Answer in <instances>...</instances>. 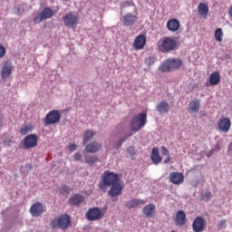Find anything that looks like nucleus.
I'll return each instance as SVG.
<instances>
[{"mask_svg": "<svg viewBox=\"0 0 232 232\" xmlns=\"http://www.w3.org/2000/svg\"><path fill=\"white\" fill-rule=\"evenodd\" d=\"M179 47L180 43L171 36H165L163 39L158 42V50L162 53L175 52V50H179Z\"/></svg>", "mask_w": 232, "mask_h": 232, "instance_id": "f257e3e1", "label": "nucleus"}, {"mask_svg": "<svg viewBox=\"0 0 232 232\" xmlns=\"http://www.w3.org/2000/svg\"><path fill=\"white\" fill-rule=\"evenodd\" d=\"M119 182V175L110 170L104 171L101 176L99 188L101 191H106L111 186Z\"/></svg>", "mask_w": 232, "mask_h": 232, "instance_id": "f03ea898", "label": "nucleus"}, {"mask_svg": "<svg viewBox=\"0 0 232 232\" xmlns=\"http://www.w3.org/2000/svg\"><path fill=\"white\" fill-rule=\"evenodd\" d=\"M50 226L52 229H62L63 231L68 229L72 226V218L68 214H63L60 217L53 218Z\"/></svg>", "mask_w": 232, "mask_h": 232, "instance_id": "7ed1b4c3", "label": "nucleus"}, {"mask_svg": "<svg viewBox=\"0 0 232 232\" xmlns=\"http://www.w3.org/2000/svg\"><path fill=\"white\" fill-rule=\"evenodd\" d=\"M181 66H182V62L180 59L170 58L163 62L160 65L159 70L160 72H173V70H179V68Z\"/></svg>", "mask_w": 232, "mask_h": 232, "instance_id": "20e7f679", "label": "nucleus"}, {"mask_svg": "<svg viewBox=\"0 0 232 232\" xmlns=\"http://www.w3.org/2000/svg\"><path fill=\"white\" fill-rule=\"evenodd\" d=\"M147 119L148 115L144 112L135 115L130 124L131 131H139L140 128H144L148 122Z\"/></svg>", "mask_w": 232, "mask_h": 232, "instance_id": "39448f33", "label": "nucleus"}, {"mask_svg": "<svg viewBox=\"0 0 232 232\" xmlns=\"http://www.w3.org/2000/svg\"><path fill=\"white\" fill-rule=\"evenodd\" d=\"M104 215H106V209L95 207L89 208L85 217L90 222H95L97 220H102V218H104Z\"/></svg>", "mask_w": 232, "mask_h": 232, "instance_id": "423d86ee", "label": "nucleus"}, {"mask_svg": "<svg viewBox=\"0 0 232 232\" xmlns=\"http://www.w3.org/2000/svg\"><path fill=\"white\" fill-rule=\"evenodd\" d=\"M55 13H53V9L50 7H44L42 12H40L38 14H36L34 18V24H39L43 23V21H46L48 19H52Z\"/></svg>", "mask_w": 232, "mask_h": 232, "instance_id": "0eeeda50", "label": "nucleus"}, {"mask_svg": "<svg viewBox=\"0 0 232 232\" xmlns=\"http://www.w3.org/2000/svg\"><path fill=\"white\" fill-rule=\"evenodd\" d=\"M62 21H63V24L67 28H75V26L79 24V14L69 12L63 16Z\"/></svg>", "mask_w": 232, "mask_h": 232, "instance_id": "6e6552de", "label": "nucleus"}, {"mask_svg": "<svg viewBox=\"0 0 232 232\" xmlns=\"http://www.w3.org/2000/svg\"><path fill=\"white\" fill-rule=\"evenodd\" d=\"M61 121V112L59 111H49L44 119V126H52V124H57Z\"/></svg>", "mask_w": 232, "mask_h": 232, "instance_id": "1a4fd4ad", "label": "nucleus"}, {"mask_svg": "<svg viewBox=\"0 0 232 232\" xmlns=\"http://www.w3.org/2000/svg\"><path fill=\"white\" fill-rule=\"evenodd\" d=\"M37 142H39L37 134H29L24 139L22 144L24 150H32V148H37Z\"/></svg>", "mask_w": 232, "mask_h": 232, "instance_id": "9d476101", "label": "nucleus"}, {"mask_svg": "<svg viewBox=\"0 0 232 232\" xmlns=\"http://www.w3.org/2000/svg\"><path fill=\"white\" fill-rule=\"evenodd\" d=\"M29 211L32 217H41L46 211V207L41 202H36L31 206Z\"/></svg>", "mask_w": 232, "mask_h": 232, "instance_id": "9b49d317", "label": "nucleus"}, {"mask_svg": "<svg viewBox=\"0 0 232 232\" xmlns=\"http://www.w3.org/2000/svg\"><path fill=\"white\" fill-rule=\"evenodd\" d=\"M218 128L219 131L227 133L231 130V119L223 117L218 121Z\"/></svg>", "mask_w": 232, "mask_h": 232, "instance_id": "f8f14e48", "label": "nucleus"}, {"mask_svg": "<svg viewBox=\"0 0 232 232\" xmlns=\"http://www.w3.org/2000/svg\"><path fill=\"white\" fill-rule=\"evenodd\" d=\"M207 224L204 218L198 217L192 223V229L194 232H202L206 229Z\"/></svg>", "mask_w": 232, "mask_h": 232, "instance_id": "ddd939ff", "label": "nucleus"}, {"mask_svg": "<svg viewBox=\"0 0 232 232\" xmlns=\"http://www.w3.org/2000/svg\"><path fill=\"white\" fill-rule=\"evenodd\" d=\"M146 35L145 34H140L138 35L135 40L134 43L132 44L134 50L139 51V50H144V46H146Z\"/></svg>", "mask_w": 232, "mask_h": 232, "instance_id": "4468645a", "label": "nucleus"}, {"mask_svg": "<svg viewBox=\"0 0 232 232\" xmlns=\"http://www.w3.org/2000/svg\"><path fill=\"white\" fill-rule=\"evenodd\" d=\"M169 182L175 186H180L184 182V174L180 172H172L169 174Z\"/></svg>", "mask_w": 232, "mask_h": 232, "instance_id": "2eb2a0df", "label": "nucleus"}, {"mask_svg": "<svg viewBox=\"0 0 232 232\" xmlns=\"http://www.w3.org/2000/svg\"><path fill=\"white\" fill-rule=\"evenodd\" d=\"M12 62H5L0 71L2 79H8L12 75Z\"/></svg>", "mask_w": 232, "mask_h": 232, "instance_id": "dca6fc26", "label": "nucleus"}, {"mask_svg": "<svg viewBox=\"0 0 232 232\" xmlns=\"http://www.w3.org/2000/svg\"><path fill=\"white\" fill-rule=\"evenodd\" d=\"M110 197H119V195H122V185L119 181L111 185V188L109 190Z\"/></svg>", "mask_w": 232, "mask_h": 232, "instance_id": "f3484780", "label": "nucleus"}, {"mask_svg": "<svg viewBox=\"0 0 232 232\" xmlns=\"http://www.w3.org/2000/svg\"><path fill=\"white\" fill-rule=\"evenodd\" d=\"M102 149V145L97 141H92L85 146V152L86 153H97V151H101Z\"/></svg>", "mask_w": 232, "mask_h": 232, "instance_id": "a211bd4d", "label": "nucleus"}, {"mask_svg": "<svg viewBox=\"0 0 232 232\" xmlns=\"http://www.w3.org/2000/svg\"><path fill=\"white\" fill-rule=\"evenodd\" d=\"M180 28V22L176 18H171L167 22V29L169 32H179Z\"/></svg>", "mask_w": 232, "mask_h": 232, "instance_id": "6ab92c4d", "label": "nucleus"}, {"mask_svg": "<svg viewBox=\"0 0 232 232\" xmlns=\"http://www.w3.org/2000/svg\"><path fill=\"white\" fill-rule=\"evenodd\" d=\"M123 19V24L125 26H133L134 23H137V15L131 14V13H128L125 15L122 16Z\"/></svg>", "mask_w": 232, "mask_h": 232, "instance_id": "aec40b11", "label": "nucleus"}, {"mask_svg": "<svg viewBox=\"0 0 232 232\" xmlns=\"http://www.w3.org/2000/svg\"><path fill=\"white\" fill-rule=\"evenodd\" d=\"M150 159L155 166H158V164H160V162H162V156L159 153L158 148L152 149Z\"/></svg>", "mask_w": 232, "mask_h": 232, "instance_id": "412c9836", "label": "nucleus"}, {"mask_svg": "<svg viewBox=\"0 0 232 232\" xmlns=\"http://www.w3.org/2000/svg\"><path fill=\"white\" fill-rule=\"evenodd\" d=\"M198 12L203 19H208V14H209V6L206 3H200L198 6Z\"/></svg>", "mask_w": 232, "mask_h": 232, "instance_id": "4be33fe9", "label": "nucleus"}, {"mask_svg": "<svg viewBox=\"0 0 232 232\" xmlns=\"http://www.w3.org/2000/svg\"><path fill=\"white\" fill-rule=\"evenodd\" d=\"M188 110L190 113H198L200 110V100L191 101L188 104Z\"/></svg>", "mask_w": 232, "mask_h": 232, "instance_id": "5701e85b", "label": "nucleus"}, {"mask_svg": "<svg viewBox=\"0 0 232 232\" xmlns=\"http://www.w3.org/2000/svg\"><path fill=\"white\" fill-rule=\"evenodd\" d=\"M84 202V197L80 194H74L72 198L69 199V204L71 206H79V204H82Z\"/></svg>", "mask_w": 232, "mask_h": 232, "instance_id": "b1692460", "label": "nucleus"}, {"mask_svg": "<svg viewBox=\"0 0 232 232\" xmlns=\"http://www.w3.org/2000/svg\"><path fill=\"white\" fill-rule=\"evenodd\" d=\"M144 204H146L144 199H131L125 204V208L128 209H133V208H137L138 206H142Z\"/></svg>", "mask_w": 232, "mask_h": 232, "instance_id": "393cba45", "label": "nucleus"}, {"mask_svg": "<svg viewBox=\"0 0 232 232\" xmlns=\"http://www.w3.org/2000/svg\"><path fill=\"white\" fill-rule=\"evenodd\" d=\"M156 110L159 113H168L169 111V104L166 101H161L156 106Z\"/></svg>", "mask_w": 232, "mask_h": 232, "instance_id": "a878e982", "label": "nucleus"}, {"mask_svg": "<svg viewBox=\"0 0 232 232\" xmlns=\"http://www.w3.org/2000/svg\"><path fill=\"white\" fill-rule=\"evenodd\" d=\"M153 213H155V205L149 204L143 208V215H145L147 218H151V217H153Z\"/></svg>", "mask_w": 232, "mask_h": 232, "instance_id": "bb28decb", "label": "nucleus"}, {"mask_svg": "<svg viewBox=\"0 0 232 232\" xmlns=\"http://www.w3.org/2000/svg\"><path fill=\"white\" fill-rule=\"evenodd\" d=\"M184 224H186V213L182 210H179L176 216V225L184 226Z\"/></svg>", "mask_w": 232, "mask_h": 232, "instance_id": "cd10ccee", "label": "nucleus"}, {"mask_svg": "<svg viewBox=\"0 0 232 232\" xmlns=\"http://www.w3.org/2000/svg\"><path fill=\"white\" fill-rule=\"evenodd\" d=\"M220 82V73L218 72H214L209 76V83L211 86H217Z\"/></svg>", "mask_w": 232, "mask_h": 232, "instance_id": "c85d7f7f", "label": "nucleus"}, {"mask_svg": "<svg viewBox=\"0 0 232 232\" xmlns=\"http://www.w3.org/2000/svg\"><path fill=\"white\" fill-rule=\"evenodd\" d=\"M95 137V132L93 130H87L84 132L82 142L83 144H86L89 140H92Z\"/></svg>", "mask_w": 232, "mask_h": 232, "instance_id": "c756f323", "label": "nucleus"}, {"mask_svg": "<svg viewBox=\"0 0 232 232\" xmlns=\"http://www.w3.org/2000/svg\"><path fill=\"white\" fill-rule=\"evenodd\" d=\"M83 157L86 164H91L92 166V164H95V162H99V157L97 156L84 154Z\"/></svg>", "mask_w": 232, "mask_h": 232, "instance_id": "7c9ffc66", "label": "nucleus"}, {"mask_svg": "<svg viewBox=\"0 0 232 232\" xmlns=\"http://www.w3.org/2000/svg\"><path fill=\"white\" fill-rule=\"evenodd\" d=\"M214 37L218 43H222V39L224 37V33L222 32V28H218L215 31Z\"/></svg>", "mask_w": 232, "mask_h": 232, "instance_id": "2f4dec72", "label": "nucleus"}, {"mask_svg": "<svg viewBox=\"0 0 232 232\" xmlns=\"http://www.w3.org/2000/svg\"><path fill=\"white\" fill-rule=\"evenodd\" d=\"M32 130H34V127L32 125H26L20 130V134L27 135V133L32 132Z\"/></svg>", "mask_w": 232, "mask_h": 232, "instance_id": "473e14b6", "label": "nucleus"}, {"mask_svg": "<svg viewBox=\"0 0 232 232\" xmlns=\"http://www.w3.org/2000/svg\"><path fill=\"white\" fill-rule=\"evenodd\" d=\"M61 195H70V187L63 185L59 189Z\"/></svg>", "mask_w": 232, "mask_h": 232, "instance_id": "72a5a7b5", "label": "nucleus"}, {"mask_svg": "<svg viewBox=\"0 0 232 232\" xmlns=\"http://www.w3.org/2000/svg\"><path fill=\"white\" fill-rule=\"evenodd\" d=\"M211 191H205L203 193V200H205V202H209V200H211Z\"/></svg>", "mask_w": 232, "mask_h": 232, "instance_id": "f704fd0d", "label": "nucleus"}, {"mask_svg": "<svg viewBox=\"0 0 232 232\" xmlns=\"http://www.w3.org/2000/svg\"><path fill=\"white\" fill-rule=\"evenodd\" d=\"M227 224V220L226 219L220 220L218 223V229H226Z\"/></svg>", "mask_w": 232, "mask_h": 232, "instance_id": "c9c22d12", "label": "nucleus"}, {"mask_svg": "<svg viewBox=\"0 0 232 232\" xmlns=\"http://www.w3.org/2000/svg\"><path fill=\"white\" fill-rule=\"evenodd\" d=\"M145 63L148 66H151V64H155V58L154 57L146 58Z\"/></svg>", "mask_w": 232, "mask_h": 232, "instance_id": "e433bc0d", "label": "nucleus"}, {"mask_svg": "<svg viewBox=\"0 0 232 232\" xmlns=\"http://www.w3.org/2000/svg\"><path fill=\"white\" fill-rule=\"evenodd\" d=\"M6 55V48L3 44H0V59Z\"/></svg>", "mask_w": 232, "mask_h": 232, "instance_id": "4c0bfd02", "label": "nucleus"}, {"mask_svg": "<svg viewBox=\"0 0 232 232\" xmlns=\"http://www.w3.org/2000/svg\"><path fill=\"white\" fill-rule=\"evenodd\" d=\"M74 160H78L80 162H82V155L79 152L74 154Z\"/></svg>", "mask_w": 232, "mask_h": 232, "instance_id": "58836bf2", "label": "nucleus"}, {"mask_svg": "<svg viewBox=\"0 0 232 232\" xmlns=\"http://www.w3.org/2000/svg\"><path fill=\"white\" fill-rule=\"evenodd\" d=\"M161 155L169 156V150L166 147H161Z\"/></svg>", "mask_w": 232, "mask_h": 232, "instance_id": "ea45409f", "label": "nucleus"}, {"mask_svg": "<svg viewBox=\"0 0 232 232\" xmlns=\"http://www.w3.org/2000/svg\"><path fill=\"white\" fill-rule=\"evenodd\" d=\"M133 135V132H130L127 136H125L122 140H120L119 147L122 146V142L128 139V137H131Z\"/></svg>", "mask_w": 232, "mask_h": 232, "instance_id": "a19ab883", "label": "nucleus"}, {"mask_svg": "<svg viewBox=\"0 0 232 232\" xmlns=\"http://www.w3.org/2000/svg\"><path fill=\"white\" fill-rule=\"evenodd\" d=\"M68 150H69V151H75V150H77V145L71 144L68 146Z\"/></svg>", "mask_w": 232, "mask_h": 232, "instance_id": "79ce46f5", "label": "nucleus"}, {"mask_svg": "<svg viewBox=\"0 0 232 232\" xmlns=\"http://www.w3.org/2000/svg\"><path fill=\"white\" fill-rule=\"evenodd\" d=\"M171 162V157L169 155L167 156V159L164 160V164H169Z\"/></svg>", "mask_w": 232, "mask_h": 232, "instance_id": "37998d69", "label": "nucleus"}, {"mask_svg": "<svg viewBox=\"0 0 232 232\" xmlns=\"http://www.w3.org/2000/svg\"><path fill=\"white\" fill-rule=\"evenodd\" d=\"M228 16L232 17V5L228 8Z\"/></svg>", "mask_w": 232, "mask_h": 232, "instance_id": "c03bdc74", "label": "nucleus"}, {"mask_svg": "<svg viewBox=\"0 0 232 232\" xmlns=\"http://www.w3.org/2000/svg\"><path fill=\"white\" fill-rule=\"evenodd\" d=\"M131 150V148L128 149L127 151H130Z\"/></svg>", "mask_w": 232, "mask_h": 232, "instance_id": "a18cd8bd", "label": "nucleus"}, {"mask_svg": "<svg viewBox=\"0 0 232 232\" xmlns=\"http://www.w3.org/2000/svg\"><path fill=\"white\" fill-rule=\"evenodd\" d=\"M130 5H133V2L130 3Z\"/></svg>", "mask_w": 232, "mask_h": 232, "instance_id": "49530a36", "label": "nucleus"}, {"mask_svg": "<svg viewBox=\"0 0 232 232\" xmlns=\"http://www.w3.org/2000/svg\"><path fill=\"white\" fill-rule=\"evenodd\" d=\"M0 128H1V124H0Z\"/></svg>", "mask_w": 232, "mask_h": 232, "instance_id": "de8ad7c7", "label": "nucleus"}]
</instances>
